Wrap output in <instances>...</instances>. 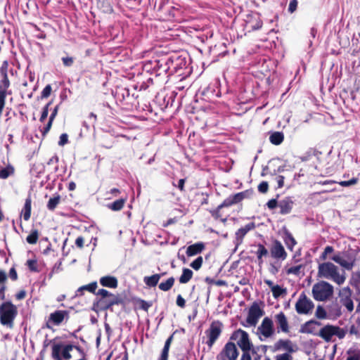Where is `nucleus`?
<instances>
[{
  "mask_svg": "<svg viewBox=\"0 0 360 360\" xmlns=\"http://www.w3.org/2000/svg\"><path fill=\"white\" fill-rule=\"evenodd\" d=\"M232 339L236 342L237 345L243 352L240 360H251L250 353H256L258 348L253 345L248 333L239 329L232 335Z\"/></svg>",
  "mask_w": 360,
  "mask_h": 360,
  "instance_id": "f257e3e1",
  "label": "nucleus"
},
{
  "mask_svg": "<svg viewBox=\"0 0 360 360\" xmlns=\"http://www.w3.org/2000/svg\"><path fill=\"white\" fill-rule=\"evenodd\" d=\"M319 276L332 280L338 285L345 283L346 277L344 273H340L338 268L330 262H326L319 266Z\"/></svg>",
  "mask_w": 360,
  "mask_h": 360,
  "instance_id": "f03ea898",
  "label": "nucleus"
},
{
  "mask_svg": "<svg viewBox=\"0 0 360 360\" xmlns=\"http://www.w3.org/2000/svg\"><path fill=\"white\" fill-rule=\"evenodd\" d=\"M81 354L80 349L71 345L56 344L52 347V356L56 360H69Z\"/></svg>",
  "mask_w": 360,
  "mask_h": 360,
  "instance_id": "7ed1b4c3",
  "label": "nucleus"
},
{
  "mask_svg": "<svg viewBox=\"0 0 360 360\" xmlns=\"http://www.w3.org/2000/svg\"><path fill=\"white\" fill-rule=\"evenodd\" d=\"M17 314V309L11 302H6L0 306V321L4 326L11 327Z\"/></svg>",
  "mask_w": 360,
  "mask_h": 360,
  "instance_id": "20e7f679",
  "label": "nucleus"
},
{
  "mask_svg": "<svg viewBox=\"0 0 360 360\" xmlns=\"http://www.w3.org/2000/svg\"><path fill=\"white\" fill-rule=\"evenodd\" d=\"M333 287L326 281H320L314 285L312 295L318 301H325L332 296Z\"/></svg>",
  "mask_w": 360,
  "mask_h": 360,
  "instance_id": "39448f33",
  "label": "nucleus"
},
{
  "mask_svg": "<svg viewBox=\"0 0 360 360\" xmlns=\"http://www.w3.org/2000/svg\"><path fill=\"white\" fill-rule=\"evenodd\" d=\"M345 335V332L343 329L330 325L323 327L319 332V336L327 342L330 341L333 336H337L338 338L342 339Z\"/></svg>",
  "mask_w": 360,
  "mask_h": 360,
  "instance_id": "423d86ee",
  "label": "nucleus"
},
{
  "mask_svg": "<svg viewBox=\"0 0 360 360\" xmlns=\"http://www.w3.org/2000/svg\"><path fill=\"white\" fill-rule=\"evenodd\" d=\"M352 294V290L348 287L342 288L339 291L340 302L349 312L354 310Z\"/></svg>",
  "mask_w": 360,
  "mask_h": 360,
  "instance_id": "0eeeda50",
  "label": "nucleus"
},
{
  "mask_svg": "<svg viewBox=\"0 0 360 360\" xmlns=\"http://www.w3.org/2000/svg\"><path fill=\"white\" fill-rule=\"evenodd\" d=\"M331 259L347 270H351L355 264V259L345 253L336 254Z\"/></svg>",
  "mask_w": 360,
  "mask_h": 360,
  "instance_id": "6e6552de",
  "label": "nucleus"
},
{
  "mask_svg": "<svg viewBox=\"0 0 360 360\" xmlns=\"http://www.w3.org/2000/svg\"><path fill=\"white\" fill-rule=\"evenodd\" d=\"M263 316V311L256 304H253L249 309L246 319V326H255L258 320Z\"/></svg>",
  "mask_w": 360,
  "mask_h": 360,
  "instance_id": "1a4fd4ad",
  "label": "nucleus"
},
{
  "mask_svg": "<svg viewBox=\"0 0 360 360\" xmlns=\"http://www.w3.org/2000/svg\"><path fill=\"white\" fill-rule=\"evenodd\" d=\"M313 307V302L304 295H300L295 304V309L298 314H308Z\"/></svg>",
  "mask_w": 360,
  "mask_h": 360,
  "instance_id": "9d476101",
  "label": "nucleus"
},
{
  "mask_svg": "<svg viewBox=\"0 0 360 360\" xmlns=\"http://www.w3.org/2000/svg\"><path fill=\"white\" fill-rule=\"evenodd\" d=\"M221 324L219 322H213L210 328L206 331L208 337L207 345L212 347L221 332Z\"/></svg>",
  "mask_w": 360,
  "mask_h": 360,
  "instance_id": "9b49d317",
  "label": "nucleus"
},
{
  "mask_svg": "<svg viewBox=\"0 0 360 360\" xmlns=\"http://www.w3.org/2000/svg\"><path fill=\"white\" fill-rule=\"evenodd\" d=\"M259 333L265 338L270 337L274 333L273 321L269 317H265L258 328Z\"/></svg>",
  "mask_w": 360,
  "mask_h": 360,
  "instance_id": "f8f14e48",
  "label": "nucleus"
},
{
  "mask_svg": "<svg viewBox=\"0 0 360 360\" xmlns=\"http://www.w3.org/2000/svg\"><path fill=\"white\" fill-rule=\"evenodd\" d=\"M271 255L276 259H281L283 260L285 259L287 257V253L283 246L278 240L274 242L271 249Z\"/></svg>",
  "mask_w": 360,
  "mask_h": 360,
  "instance_id": "ddd939ff",
  "label": "nucleus"
},
{
  "mask_svg": "<svg viewBox=\"0 0 360 360\" xmlns=\"http://www.w3.org/2000/svg\"><path fill=\"white\" fill-rule=\"evenodd\" d=\"M320 323L316 321H308L302 326L300 332L302 333H310L319 335Z\"/></svg>",
  "mask_w": 360,
  "mask_h": 360,
  "instance_id": "4468645a",
  "label": "nucleus"
},
{
  "mask_svg": "<svg viewBox=\"0 0 360 360\" xmlns=\"http://www.w3.org/2000/svg\"><path fill=\"white\" fill-rule=\"evenodd\" d=\"M223 356L227 358L228 360H236L238 356V352L235 344L227 343L221 356Z\"/></svg>",
  "mask_w": 360,
  "mask_h": 360,
  "instance_id": "2eb2a0df",
  "label": "nucleus"
},
{
  "mask_svg": "<svg viewBox=\"0 0 360 360\" xmlns=\"http://www.w3.org/2000/svg\"><path fill=\"white\" fill-rule=\"evenodd\" d=\"M97 294L102 297L101 302L105 303L106 307L117 303L115 296L105 289H100Z\"/></svg>",
  "mask_w": 360,
  "mask_h": 360,
  "instance_id": "dca6fc26",
  "label": "nucleus"
},
{
  "mask_svg": "<svg viewBox=\"0 0 360 360\" xmlns=\"http://www.w3.org/2000/svg\"><path fill=\"white\" fill-rule=\"evenodd\" d=\"M274 319L278 329L284 333H288L289 331L288 321L287 317L283 312H280L275 315Z\"/></svg>",
  "mask_w": 360,
  "mask_h": 360,
  "instance_id": "f3484780",
  "label": "nucleus"
},
{
  "mask_svg": "<svg viewBox=\"0 0 360 360\" xmlns=\"http://www.w3.org/2000/svg\"><path fill=\"white\" fill-rule=\"evenodd\" d=\"M100 283L104 286L110 288H116L117 287V279L111 276H103L100 278Z\"/></svg>",
  "mask_w": 360,
  "mask_h": 360,
  "instance_id": "a211bd4d",
  "label": "nucleus"
},
{
  "mask_svg": "<svg viewBox=\"0 0 360 360\" xmlns=\"http://www.w3.org/2000/svg\"><path fill=\"white\" fill-rule=\"evenodd\" d=\"M204 248L205 245L202 243H197L187 248L186 254L188 257H193L200 253Z\"/></svg>",
  "mask_w": 360,
  "mask_h": 360,
  "instance_id": "6ab92c4d",
  "label": "nucleus"
},
{
  "mask_svg": "<svg viewBox=\"0 0 360 360\" xmlns=\"http://www.w3.org/2000/svg\"><path fill=\"white\" fill-rule=\"evenodd\" d=\"M245 194L243 193H238L232 196L226 198L220 207L230 206L233 204L239 202L244 198Z\"/></svg>",
  "mask_w": 360,
  "mask_h": 360,
  "instance_id": "aec40b11",
  "label": "nucleus"
},
{
  "mask_svg": "<svg viewBox=\"0 0 360 360\" xmlns=\"http://www.w3.org/2000/svg\"><path fill=\"white\" fill-rule=\"evenodd\" d=\"M278 206L282 214H288L292 207V202L290 199H285L279 202Z\"/></svg>",
  "mask_w": 360,
  "mask_h": 360,
  "instance_id": "412c9836",
  "label": "nucleus"
},
{
  "mask_svg": "<svg viewBox=\"0 0 360 360\" xmlns=\"http://www.w3.org/2000/svg\"><path fill=\"white\" fill-rule=\"evenodd\" d=\"M193 276V271L187 268L183 269L181 276L179 278V282L181 283H188Z\"/></svg>",
  "mask_w": 360,
  "mask_h": 360,
  "instance_id": "4be33fe9",
  "label": "nucleus"
},
{
  "mask_svg": "<svg viewBox=\"0 0 360 360\" xmlns=\"http://www.w3.org/2000/svg\"><path fill=\"white\" fill-rule=\"evenodd\" d=\"M65 313L62 311H58L51 314L50 319L55 324L60 323L64 319Z\"/></svg>",
  "mask_w": 360,
  "mask_h": 360,
  "instance_id": "5701e85b",
  "label": "nucleus"
},
{
  "mask_svg": "<svg viewBox=\"0 0 360 360\" xmlns=\"http://www.w3.org/2000/svg\"><path fill=\"white\" fill-rule=\"evenodd\" d=\"M23 218L25 221H27L30 218L31 215V200L27 198L25 200L24 208L22 210Z\"/></svg>",
  "mask_w": 360,
  "mask_h": 360,
  "instance_id": "b1692460",
  "label": "nucleus"
},
{
  "mask_svg": "<svg viewBox=\"0 0 360 360\" xmlns=\"http://www.w3.org/2000/svg\"><path fill=\"white\" fill-rule=\"evenodd\" d=\"M160 278V274H154L151 276H146L144 278L145 283L150 287L155 286Z\"/></svg>",
  "mask_w": 360,
  "mask_h": 360,
  "instance_id": "393cba45",
  "label": "nucleus"
},
{
  "mask_svg": "<svg viewBox=\"0 0 360 360\" xmlns=\"http://www.w3.org/2000/svg\"><path fill=\"white\" fill-rule=\"evenodd\" d=\"M270 141L274 145H279L283 141V135L281 132H274L269 137Z\"/></svg>",
  "mask_w": 360,
  "mask_h": 360,
  "instance_id": "a878e982",
  "label": "nucleus"
},
{
  "mask_svg": "<svg viewBox=\"0 0 360 360\" xmlns=\"http://www.w3.org/2000/svg\"><path fill=\"white\" fill-rule=\"evenodd\" d=\"M255 226L253 224H247L245 226L240 229L236 232V236L238 238H243V236L250 230L254 229Z\"/></svg>",
  "mask_w": 360,
  "mask_h": 360,
  "instance_id": "bb28decb",
  "label": "nucleus"
},
{
  "mask_svg": "<svg viewBox=\"0 0 360 360\" xmlns=\"http://www.w3.org/2000/svg\"><path fill=\"white\" fill-rule=\"evenodd\" d=\"M4 78L0 82V93L7 94V89L8 88L10 83L7 77L6 73H4Z\"/></svg>",
  "mask_w": 360,
  "mask_h": 360,
  "instance_id": "cd10ccee",
  "label": "nucleus"
},
{
  "mask_svg": "<svg viewBox=\"0 0 360 360\" xmlns=\"http://www.w3.org/2000/svg\"><path fill=\"white\" fill-rule=\"evenodd\" d=\"M283 239H284V242H285V245H287L288 248L289 250H292V248L296 244V242H295V239L293 238V237L288 233H286Z\"/></svg>",
  "mask_w": 360,
  "mask_h": 360,
  "instance_id": "c85d7f7f",
  "label": "nucleus"
},
{
  "mask_svg": "<svg viewBox=\"0 0 360 360\" xmlns=\"http://www.w3.org/2000/svg\"><path fill=\"white\" fill-rule=\"evenodd\" d=\"M125 203V200L120 199L108 205V207L114 211L120 210Z\"/></svg>",
  "mask_w": 360,
  "mask_h": 360,
  "instance_id": "c756f323",
  "label": "nucleus"
},
{
  "mask_svg": "<svg viewBox=\"0 0 360 360\" xmlns=\"http://www.w3.org/2000/svg\"><path fill=\"white\" fill-rule=\"evenodd\" d=\"M174 278L172 277V278H168L165 282H162L159 285V288L162 290L167 291L172 287V285H174Z\"/></svg>",
  "mask_w": 360,
  "mask_h": 360,
  "instance_id": "7c9ffc66",
  "label": "nucleus"
},
{
  "mask_svg": "<svg viewBox=\"0 0 360 360\" xmlns=\"http://www.w3.org/2000/svg\"><path fill=\"white\" fill-rule=\"evenodd\" d=\"M352 285L355 287L356 290L360 292V273L356 272L353 274L352 280H351Z\"/></svg>",
  "mask_w": 360,
  "mask_h": 360,
  "instance_id": "2f4dec72",
  "label": "nucleus"
},
{
  "mask_svg": "<svg viewBox=\"0 0 360 360\" xmlns=\"http://www.w3.org/2000/svg\"><path fill=\"white\" fill-rule=\"evenodd\" d=\"M267 254V250L262 245H259L256 255L257 256L259 265L262 263V257L266 256Z\"/></svg>",
  "mask_w": 360,
  "mask_h": 360,
  "instance_id": "473e14b6",
  "label": "nucleus"
},
{
  "mask_svg": "<svg viewBox=\"0 0 360 360\" xmlns=\"http://www.w3.org/2000/svg\"><path fill=\"white\" fill-rule=\"evenodd\" d=\"M39 238V233L37 230H33L27 236L26 240L30 244H35L37 242Z\"/></svg>",
  "mask_w": 360,
  "mask_h": 360,
  "instance_id": "72a5a7b5",
  "label": "nucleus"
},
{
  "mask_svg": "<svg viewBox=\"0 0 360 360\" xmlns=\"http://www.w3.org/2000/svg\"><path fill=\"white\" fill-rule=\"evenodd\" d=\"M59 202H60V196L59 195L51 198L49 199V200L48 202L47 207L51 210H53L56 208V207L58 205Z\"/></svg>",
  "mask_w": 360,
  "mask_h": 360,
  "instance_id": "f704fd0d",
  "label": "nucleus"
},
{
  "mask_svg": "<svg viewBox=\"0 0 360 360\" xmlns=\"http://www.w3.org/2000/svg\"><path fill=\"white\" fill-rule=\"evenodd\" d=\"M13 173V168L12 167H7L0 170V178L6 179Z\"/></svg>",
  "mask_w": 360,
  "mask_h": 360,
  "instance_id": "c9c22d12",
  "label": "nucleus"
},
{
  "mask_svg": "<svg viewBox=\"0 0 360 360\" xmlns=\"http://www.w3.org/2000/svg\"><path fill=\"white\" fill-rule=\"evenodd\" d=\"M171 339H172V338H169V339H167V340L166 341V342L165 344V347H164V349L162 350V355H161L162 359H167V358H168V352H169V349L170 347Z\"/></svg>",
  "mask_w": 360,
  "mask_h": 360,
  "instance_id": "e433bc0d",
  "label": "nucleus"
},
{
  "mask_svg": "<svg viewBox=\"0 0 360 360\" xmlns=\"http://www.w3.org/2000/svg\"><path fill=\"white\" fill-rule=\"evenodd\" d=\"M202 262H203L202 257H198L193 262H191V266L195 270H198L202 266Z\"/></svg>",
  "mask_w": 360,
  "mask_h": 360,
  "instance_id": "4c0bfd02",
  "label": "nucleus"
},
{
  "mask_svg": "<svg viewBox=\"0 0 360 360\" xmlns=\"http://www.w3.org/2000/svg\"><path fill=\"white\" fill-rule=\"evenodd\" d=\"M28 268L32 271H37V262L36 259H29L27 261Z\"/></svg>",
  "mask_w": 360,
  "mask_h": 360,
  "instance_id": "58836bf2",
  "label": "nucleus"
},
{
  "mask_svg": "<svg viewBox=\"0 0 360 360\" xmlns=\"http://www.w3.org/2000/svg\"><path fill=\"white\" fill-rule=\"evenodd\" d=\"M271 291L275 297H279L283 293V289L278 285H273L271 287Z\"/></svg>",
  "mask_w": 360,
  "mask_h": 360,
  "instance_id": "ea45409f",
  "label": "nucleus"
},
{
  "mask_svg": "<svg viewBox=\"0 0 360 360\" xmlns=\"http://www.w3.org/2000/svg\"><path fill=\"white\" fill-rule=\"evenodd\" d=\"M326 312L325 309L321 307H318L316 310V316L319 319L326 318Z\"/></svg>",
  "mask_w": 360,
  "mask_h": 360,
  "instance_id": "a19ab883",
  "label": "nucleus"
},
{
  "mask_svg": "<svg viewBox=\"0 0 360 360\" xmlns=\"http://www.w3.org/2000/svg\"><path fill=\"white\" fill-rule=\"evenodd\" d=\"M97 288V283L93 282L91 283H89L86 285H84L82 288V289H85L89 290V292H94Z\"/></svg>",
  "mask_w": 360,
  "mask_h": 360,
  "instance_id": "79ce46f5",
  "label": "nucleus"
},
{
  "mask_svg": "<svg viewBox=\"0 0 360 360\" xmlns=\"http://www.w3.org/2000/svg\"><path fill=\"white\" fill-rule=\"evenodd\" d=\"M346 360H360V354L349 351L348 356Z\"/></svg>",
  "mask_w": 360,
  "mask_h": 360,
  "instance_id": "37998d69",
  "label": "nucleus"
},
{
  "mask_svg": "<svg viewBox=\"0 0 360 360\" xmlns=\"http://www.w3.org/2000/svg\"><path fill=\"white\" fill-rule=\"evenodd\" d=\"M333 252V248L331 246H327L321 255L322 259H326L328 258V255L331 254Z\"/></svg>",
  "mask_w": 360,
  "mask_h": 360,
  "instance_id": "c03bdc74",
  "label": "nucleus"
},
{
  "mask_svg": "<svg viewBox=\"0 0 360 360\" xmlns=\"http://www.w3.org/2000/svg\"><path fill=\"white\" fill-rule=\"evenodd\" d=\"M300 266L286 268V273L288 274H297L300 272Z\"/></svg>",
  "mask_w": 360,
  "mask_h": 360,
  "instance_id": "a18cd8bd",
  "label": "nucleus"
},
{
  "mask_svg": "<svg viewBox=\"0 0 360 360\" xmlns=\"http://www.w3.org/2000/svg\"><path fill=\"white\" fill-rule=\"evenodd\" d=\"M6 97V94L0 93V116L3 112L4 108L5 106V99Z\"/></svg>",
  "mask_w": 360,
  "mask_h": 360,
  "instance_id": "49530a36",
  "label": "nucleus"
},
{
  "mask_svg": "<svg viewBox=\"0 0 360 360\" xmlns=\"http://www.w3.org/2000/svg\"><path fill=\"white\" fill-rule=\"evenodd\" d=\"M52 89L51 85H47L46 87L43 89L41 92V97L42 98H48L51 93Z\"/></svg>",
  "mask_w": 360,
  "mask_h": 360,
  "instance_id": "de8ad7c7",
  "label": "nucleus"
},
{
  "mask_svg": "<svg viewBox=\"0 0 360 360\" xmlns=\"http://www.w3.org/2000/svg\"><path fill=\"white\" fill-rule=\"evenodd\" d=\"M356 183H357V179H350L349 181H340L339 184L342 186H350L356 184Z\"/></svg>",
  "mask_w": 360,
  "mask_h": 360,
  "instance_id": "09e8293b",
  "label": "nucleus"
},
{
  "mask_svg": "<svg viewBox=\"0 0 360 360\" xmlns=\"http://www.w3.org/2000/svg\"><path fill=\"white\" fill-rule=\"evenodd\" d=\"M68 141V136L67 134H62L60 136V140L58 141L59 146H64L65 145Z\"/></svg>",
  "mask_w": 360,
  "mask_h": 360,
  "instance_id": "8fccbe9b",
  "label": "nucleus"
},
{
  "mask_svg": "<svg viewBox=\"0 0 360 360\" xmlns=\"http://www.w3.org/2000/svg\"><path fill=\"white\" fill-rule=\"evenodd\" d=\"M268 188H269V185H268L267 182H266V181L262 182L258 186V190L261 193H266L268 191Z\"/></svg>",
  "mask_w": 360,
  "mask_h": 360,
  "instance_id": "3c124183",
  "label": "nucleus"
},
{
  "mask_svg": "<svg viewBox=\"0 0 360 360\" xmlns=\"http://www.w3.org/2000/svg\"><path fill=\"white\" fill-rule=\"evenodd\" d=\"M51 104V103H49L44 108L43 110V112H42V114H41V116L40 117V121L41 122H44L45 120V119L48 116V114H49V105Z\"/></svg>",
  "mask_w": 360,
  "mask_h": 360,
  "instance_id": "603ef678",
  "label": "nucleus"
},
{
  "mask_svg": "<svg viewBox=\"0 0 360 360\" xmlns=\"http://www.w3.org/2000/svg\"><path fill=\"white\" fill-rule=\"evenodd\" d=\"M276 360H291V356L289 354L285 353L277 355Z\"/></svg>",
  "mask_w": 360,
  "mask_h": 360,
  "instance_id": "864d4df0",
  "label": "nucleus"
},
{
  "mask_svg": "<svg viewBox=\"0 0 360 360\" xmlns=\"http://www.w3.org/2000/svg\"><path fill=\"white\" fill-rule=\"evenodd\" d=\"M63 62L65 66H70L73 63V59L70 57L63 58Z\"/></svg>",
  "mask_w": 360,
  "mask_h": 360,
  "instance_id": "5fc2aeb1",
  "label": "nucleus"
},
{
  "mask_svg": "<svg viewBox=\"0 0 360 360\" xmlns=\"http://www.w3.org/2000/svg\"><path fill=\"white\" fill-rule=\"evenodd\" d=\"M176 304L180 307L185 306V300L181 295L177 296Z\"/></svg>",
  "mask_w": 360,
  "mask_h": 360,
  "instance_id": "6e6d98bb",
  "label": "nucleus"
},
{
  "mask_svg": "<svg viewBox=\"0 0 360 360\" xmlns=\"http://www.w3.org/2000/svg\"><path fill=\"white\" fill-rule=\"evenodd\" d=\"M9 276L10 278L13 280V281H15L17 280L18 278V275H17V272L15 271V269L14 268H11L10 269V271H9Z\"/></svg>",
  "mask_w": 360,
  "mask_h": 360,
  "instance_id": "4d7b16f0",
  "label": "nucleus"
},
{
  "mask_svg": "<svg viewBox=\"0 0 360 360\" xmlns=\"http://www.w3.org/2000/svg\"><path fill=\"white\" fill-rule=\"evenodd\" d=\"M297 7V1L296 0H292L290 1L289 5V11L290 13L294 12Z\"/></svg>",
  "mask_w": 360,
  "mask_h": 360,
  "instance_id": "13d9d810",
  "label": "nucleus"
},
{
  "mask_svg": "<svg viewBox=\"0 0 360 360\" xmlns=\"http://www.w3.org/2000/svg\"><path fill=\"white\" fill-rule=\"evenodd\" d=\"M267 205H268L269 208L274 209L276 207L277 202L276 200H271L268 202Z\"/></svg>",
  "mask_w": 360,
  "mask_h": 360,
  "instance_id": "bf43d9fd",
  "label": "nucleus"
},
{
  "mask_svg": "<svg viewBox=\"0 0 360 360\" xmlns=\"http://www.w3.org/2000/svg\"><path fill=\"white\" fill-rule=\"evenodd\" d=\"M75 243H76V245H77L79 248H82V247H83V245H84V239H83V238H82V237H78V238L76 239Z\"/></svg>",
  "mask_w": 360,
  "mask_h": 360,
  "instance_id": "052dcab7",
  "label": "nucleus"
},
{
  "mask_svg": "<svg viewBox=\"0 0 360 360\" xmlns=\"http://www.w3.org/2000/svg\"><path fill=\"white\" fill-rule=\"evenodd\" d=\"M58 106H56L50 116V118H49V120H51V122H53V120L55 119V117L58 113Z\"/></svg>",
  "mask_w": 360,
  "mask_h": 360,
  "instance_id": "680f3d73",
  "label": "nucleus"
},
{
  "mask_svg": "<svg viewBox=\"0 0 360 360\" xmlns=\"http://www.w3.org/2000/svg\"><path fill=\"white\" fill-rule=\"evenodd\" d=\"M277 183H278V188L283 187V184H284V177L283 176H278Z\"/></svg>",
  "mask_w": 360,
  "mask_h": 360,
  "instance_id": "e2e57ef3",
  "label": "nucleus"
},
{
  "mask_svg": "<svg viewBox=\"0 0 360 360\" xmlns=\"http://www.w3.org/2000/svg\"><path fill=\"white\" fill-rule=\"evenodd\" d=\"M6 279V274L5 271H0V283H4Z\"/></svg>",
  "mask_w": 360,
  "mask_h": 360,
  "instance_id": "0e129e2a",
  "label": "nucleus"
},
{
  "mask_svg": "<svg viewBox=\"0 0 360 360\" xmlns=\"http://www.w3.org/2000/svg\"><path fill=\"white\" fill-rule=\"evenodd\" d=\"M7 68H8V63L6 61H4L2 65L1 70L3 75H4V73H6Z\"/></svg>",
  "mask_w": 360,
  "mask_h": 360,
  "instance_id": "69168bd1",
  "label": "nucleus"
},
{
  "mask_svg": "<svg viewBox=\"0 0 360 360\" xmlns=\"http://www.w3.org/2000/svg\"><path fill=\"white\" fill-rule=\"evenodd\" d=\"M25 297V291H20L16 295V298L18 300H22Z\"/></svg>",
  "mask_w": 360,
  "mask_h": 360,
  "instance_id": "338daca9",
  "label": "nucleus"
},
{
  "mask_svg": "<svg viewBox=\"0 0 360 360\" xmlns=\"http://www.w3.org/2000/svg\"><path fill=\"white\" fill-rule=\"evenodd\" d=\"M76 188V184L74 182H70L68 186V188L70 191L75 190Z\"/></svg>",
  "mask_w": 360,
  "mask_h": 360,
  "instance_id": "774afa93",
  "label": "nucleus"
}]
</instances>
